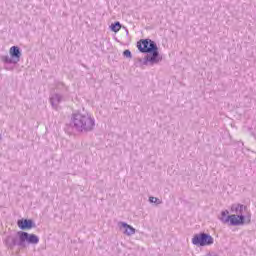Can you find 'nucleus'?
<instances>
[{"label":"nucleus","instance_id":"7","mask_svg":"<svg viewBox=\"0 0 256 256\" xmlns=\"http://www.w3.org/2000/svg\"><path fill=\"white\" fill-rule=\"evenodd\" d=\"M219 220L224 224L229 223L232 227H239V224L241 223V221L237 220L235 214L229 215V210L222 211Z\"/></svg>","mask_w":256,"mask_h":256},{"label":"nucleus","instance_id":"15","mask_svg":"<svg viewBox=\"0 0 256 256\" xmlns=\"http://www.w3.org/2000/svg\"><path fill=\"white\" fill-rule=\"evenodd\" d=\"M157 201H158V199L156 197H153V196L149 197L150 203H157Z\"/></svg>","mask_w":256,"mask_h":256},{"label":"nucleus","instance_id":"5","mask_svg":"<svg viewBox=\"0 0 256 256\" xmlns=\"http://www.w3.org/2000/svg\"><path fill=\"white\" fill-rule=\"evenodd\" d=\"M192 243L196 246V247H207L209 245H213L214 240L212 238L211 235L202 232L199 234H195L192 238Z\"/></svg>","mask_w":256,"mask_h":256},{"label":"nucleus","instance_id":"14","mask_svg":"<svg viewBox=\"0 0 256 256\" xmlns=\"http://www.w3.org/2000/svg\"><path fill=\"white\" fill-rule=\"evenodd\" d=\"M123 55L124 57H126V59H131V57H133V55L131 54V50H124L123 51Z\"/></svg>","mask_w":256,"mask_h":256},{"label":"nucleus","instance_id":"8","mask_svg":"<svg viewBox=\"0 0 256 256\" xmlns=\"http://www.w3.org/2000/svg\"><path fill=\"white\" fill-rule=\"evenodd\" d=\"M19 229L22 231H28L29 229H33L35 227V222L31 219H20L17 222Z\"/></svg>","mask_w":256,"mask_h":256},{"label":"nucleus","instance_id":"1","mask_svg":"<svg viewBox=\"0 0 256 256\" xmlns=\"http://www.w3.org/2000/svg\"><path fill=\"white\" fill-rule=\"evenodd\" d=\"M137 49L140 53H146L142 61V65H157L163 61V56L159 53V47L157 43L151 39H141L137 42Z\"/></svg>","mask_w":256,"mask_h":256},{"label":"nucleus","instance_id":"12","mask_svg":"<svg viewBox=\"0 0 256 256\" xmlns=\"http://www.w3.org/2000/svg\"><path fill=\"white\" fill-rule=\"evenodd\" d=\"M56 89H57V91H63L64 93L69 92V87L67 85H65V83H63V82L56 83Z\"/></svg>","mask_w":256,"mask_h":256},{"label":"nucleus","instance_id":"9","mask_svg":"<svg viewBox=\"0 0 256 256\" xmlns=\"http://www.w3.org/2000/svg\"><path fill=\"white\" fill-rule=\"evenodd\" d=\"M62 101H65V97L59 93H54L50 96V103L53 109H57Z\"/></svg>","mask_w":256,"mask_h":256},{"label":"nucleus","instance_id":"11","mask_svg":"<svg viewBox=\"0 0 256 256\" xmlns=\"http://www.w3.org/2000/svg\"><path fill=\"white\" fill-rule=\"evenodd\" d=\"M119 225L122 229H124L125 235H128V236L135 235V228L127 224V222H120Z\"/></svg>","mask_w":256,"mask_h":256},{"label":"nucleus","instance_id":"4","mask_svg":"<svg viewBox=\"0 0 256 256\" xmlns=\"http://www.w3.org/2000/svg\"><path fill=\"white\" fill-rule=\"evenodd\" d=\"M19 237V247L25 249L27 245H37L39 243V236L35 234H29V232L19 231L17 233Z\"/></svg>","mask_w":256,"mask_h":256},{"label":"nucleus","instance_id":"13","mask_svg":"<svg viewBox=\"0 0 256 256\" xmlns=\"http://www.w3.org/2000/svg\"><path fill=\"white\" fill-rule=\"evenodd\" d=\"M110 29L113 31V33H119V31H121V22L116 21L112 23Z\"/></svg>","mask_w":256,"mask_h":256},{"label":"nucleus","instance_id":"16","mask_svg":"<svg viewBox=\"0 0 256 256\" xmlns=\"http://www.w3.org/2000/svg\"><path fill=\"white\" fill-rule=\"evenodd\" d=\"M126 34L129 35V30L126 29Z\"/></svg>","mask_w":256,"mask_h":256},{"label":"nucleus","instance_id":"6","mask_svg":"<svg viewBox=\"0 0 256 256\" xmlns=\"http://www.w3.org/2000/svg\"><path fill=\"white\" fill-rule=\"evenodd\" d=\"M244 211H247V206L243 204H232L231 206V213H234L236 221H240L238 227L245 225V215L243 214Z\"/></svg>","mask_w":256,"mask_h":256},{"label":"nucleus","instance_id":"3","mask_svg":"<svg viewBox=\"0 0 256 256\" xmlns=\"http://www.w3.org/2000/svg\"><path fill=\"white\" fill-rule=\"evenodd\" d=\"M9 55L0 56V61H3L6 65H17L21 61V48L19 46H12L9 50Z\"/></svg>","mask_w":256,"mask_h":256},{"label":"nucleus","instance_id":"17","mask_svg":"<svg viewBox=\"0 0 256 256\" xmlns=\"http://www.w3.org/2000/svg\"><path fill=\"white\" fill-rule=\"evenodd\" d=\"M1 139H3V136H1V134H0V140H1Z\"/></svg>","mask_w":256,"mask_h":256},{"label":"nucleus","instance_id":"10","mask_svg":"<svg viewBox=\"0 0 256 256\" xmlns=\"http://www.w3.org/2000/svg\"><path fill=\"white\" fill-rule=\"evenodd\" d=\"M5 243L10 249H13V247L16 246L19 247V236H8L5 239Z\"/></svg>","mask_w":256,"mask_h":256},{"label":"nucleus","instance_id":"2","mask_svg":"<svg viewBox=\"0 0 256 256\" xmlns=\"http://www.w3.org/2000/svg\"><path fill=\"white\" fill-rule=\"evenodd\" d=\"M70 125L78 133H91L95 129V118L89 113H73Z\"/></svg>","mask_w":256,"mask_h":256}]
</instances>
